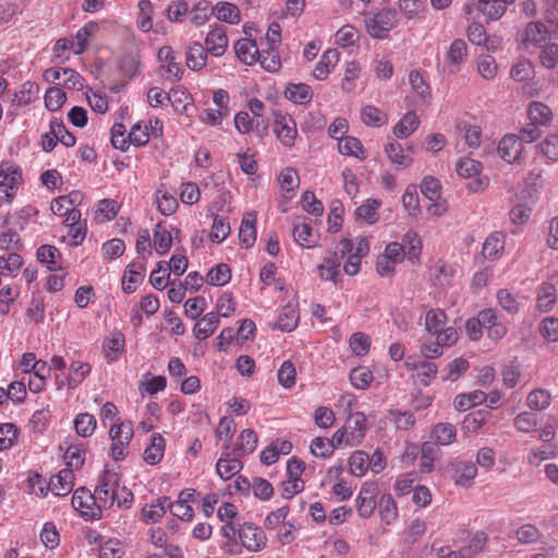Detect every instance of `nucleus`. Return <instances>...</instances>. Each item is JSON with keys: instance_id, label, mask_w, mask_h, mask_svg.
I'll use <instances>...</instances> for the list:
<instances>
[{"instance_id": "4c0bfd02", "label": "nucleus", "mask_w": 558, "mask_h": 558, "mask_svg": "<svg viewBox=\"0 0 558 558\" xmlns=\"http://www.w3.org/2000/svg\"><path fill=\"white\" fill-rule=\"evenodd\" d=\"M432 437L439 445H450L456 439V427L450 423H439L434 427Z\"/></svg>"}, {"instance_id": "338daca9", "label": "nucleus", "mask_w": 558, "mask_h": 558, "mask_svg": "<svg viewBox=\"0 0 558 558\" xmlns=\"http://www.w3.org/2000/svg\"><path fill=\"white\" fill-rule=\"evenodd\" d=\"M539 60L547 69H554L558 63V44H548L542 46Z\"/></svg>"}, {"instance_id": "f3484780", "label": "nucleus", "mask_w": 558, "mask_h": 558, "mask_svg": "<svg viewBox=\"0 0 558 558\" xmlns=\"http://www.w3.org/2000/svg\"><path fill=\"white\" fill-rule=\"evenodd\" d=\"M170 506L169 497H160L156 499L151 505L145 506L142 509V517L145 523L158 522L166 513Z\"/></svg>"}, {"instance_id": "412c9836", "label": "nucleus", "mask_w": 558, "mask_h": 558, "mask_svg": "<svg viewBox=\"0 0 558 558\" xmlns=\"http://www.w3.org/2000/svg\"><path fill=\"white\" fill-rule=\"evenodd\" d=\"M207 52L201 43H192L186 51V65L193 71L203 69L206 65Z\"/></svg>"}, {"instance_id": "cd10ccee", "label": "nucleus", "mask_w": 558, "mask_h": 558, "mask_svg": "<svg viewBox=\"0 0 558 558\" xmlns=\"http://www.w3.org/2000/svg\"><path fill=\"white\" fill-rule=\"evenodd\" d=\"M144 267L142 265L136 266L130 264L128 270L123 276V290L125 293L131 294L136 290V286L144 279Z\"/></svg>"}, {"instance_id": "72a5a7b5", "label": "nucleus", "mask_w": 558, "mask_h": 558, "mask_svg": "<svg viewBox=\"0 0 558 558\" xmlns=\"http://www.w3.org/2000/svg\"><path fill=\"white\" fill-rule=\"evenodd\" d=\"M385 151L389 160L400 168H407L412 163V158L403 154L402 146L397 142L386 145Z\"/></svg>"}, {"instance_id": "bf43d9fd", "label": "nucleus", "mask_w": 558, "mask_h": 558, "mask_svg": "<svg viewBox=\"0 0 558 558\" xmlns=\"http://www.w3.org/2000/svg\"><path fill=\"white\" fill-rule=\"evenodd\" d=\"M296 371L291 361H284L278 371V383L283 388H291L295 383Z\"/></svg>"}, {"instance_id": "f8f14e48", "label": "nucleus", "mask_w": 558, "mask_h": 558, "mask_svg": "<svg viewBox=\"0 0 558 558\" xmlns=\"http://www.w3.org/2000/svg\"><path fill=\"white\" fill-rule=\"evenodd\" d=\"M74 474L71 469L61 470L57 475L50 478L48 489L57 496H65L73 488Z\"/></svg>"}, {"instance_id": "49530a36", "label": "nucleus", "mask_w": 558, "mask_h": 558, "mask_svg": "<svg viewBox=\"0 0 558 558\" xmlns=\"http://www.w3.org/2000/svg\"><path fill=\"white\" fill-rule=\"evenodd\" d=\"M403 246L404 251L407 250L408 258L412 262H415L418 259V255L422 250V242L421 239L417 236V234L413 231H408L403 235Z\"/></svg>"}, {"instance_id": "13d9d810", "label": "nucleus", "mask_w": 558, "mask_h": 558, "mask_svg": "<svg viewBox=\"0 0 558 558\" xmlns=\"http://www.w3.org/2000/svg\"><path fill=\"white\" fill-rule=\"evenodd\" d=\"M550 403V393L545 389H535L527 396V405L533 410L546 409Z\"/></svg>"}, {"instance_id": "4be33fe9", "label": "nucleus", "mask_w": 558, "mask_h": 558, "mask_svg": "<svg viewBox=\"0 0 558 558\" xmlns=\"http://www.w3.org/2000/svg\"><path fill=\"white\" fill-rule=\"evenodd\" d=\"M219 317L215 313H207L201 320H198L194 328V336L204 340L210 337L219 325Z\"/></svg>"}, {"instance_id": "603ef678", "label": "nucleus", "mask_w": 558, "mask_h": 558, "mask_svg": "<svg viewBox=\"0 0 558 558\" xmlns=\"http://www.w3.org/2000/svg\"><path fill=\"white\" fill-rule=\"evenodd\" d=\"M66 100L65 93L58 87H50L45 95V106L50 111L59 110Z\"/></svg>"}, {"instance_id": "423d86ee", "label": "nucleus", "mask_w": 558, "mask_h": 558, "mask_svg": "<svg viewBox=\"0 0 558 558\" xmlns=\"http://www.w3.org/2000/svg\"><path fill=\"white\" fill-rule=\"evenodd\" d=\"M547 27L544 23L536 21L530 22L524 31L523 35V44L527 48L530 45L535 47L544 46L547 36L549 34H557L558 32H554L555 25L549 24Z\"/></svg>"}, {"instance_id": "20e7f679", "label": "nucleus", "mask_w": 558, "mask_h": 558, "mask_svg": "<svg viewBox=\"0 0 558 558\" xmlns=\"http://www.w3.org/2000/svg\"><path fill=\"white\" fill-rule=\"evenodd\" d=\"M274 132L283 145L288 147L294 145L298 130L296 123L291 116L275 113Z\"/></svg>"}, {"instance_id": "6e6552de", "label": "nucleus", "mask_w": 558, "mask_h": 558, "mask_svg": "<svg viewBox=\"0 0 558 558\" xmlns=\"http://www.w3.org/2000/svg\"><path fill=\"white\" fill-rule=\"evenodd\" d=\"M476 8L488 21L499 20L506 12L507 7L502 0H477L476 3L466 4L464 10L468 14Z\"/></svg>"}, {"instance_id": "dca6fc26", "label": "nucleus", "mask_w": 558, "mask_h": 558, "mask_svg": "<svg viewBox=\"0 0 558 558\" xmlns=\"http://www.w3.org/2000/svg\"><path fill=\"white\" fill-rule=\"evenodd\" d=\"M234 50L238 58L246 64H253L257 61L259 49L256 43L248 38H241L234 44Z\"/></svg>"}, {"instance_id": "ea45409f", "label": "nucleus", "mask_w": 558, "mask_h": 558, "mask_svg": "<svg viewBox=\"0 0 558 558\" xmlns=\"http://www.w3.org/2000/svg\"><path fill=\"white\" fill-rule=\"evenodd\" d=\"M468 54V46L463 39H456L450 45V48L447 52V59L451 65L459 68V65L464 62Z\"/></svg>"}, {"instance_id": "9d476101", "label": "nucleus", "mask_w": 558, "mask_h": 558, "mask_svg": "<svg viewBox=\"0 0 558 558\" xmlns=\"http://www.w3.org/2000/svg\"><path fill=\"white\" fill-rule=\"evenodd\" d=\"M523 149V145L517 135H505L497 147V151L501 159L507 162H513L519 159Z\"/></svg>"}, {"instance_id": "a878e982", "label": "nucleus", "mask_w": 558, "mask_h": 558, "mask_svg": "<svg viewBox=\"0 0 558 558\" xmlns=\"http://www.w3.org/2000/svg\"><path fill=\"white\" fill-rule=\"evenodd\" d=\"M37 259L47 266L51 271L60 269L59 259L61 254L59 250L52 245L44 244L37 250Z\"/></svg>"}, {"instance_id": "2f4dec72", "label": "nucleus", "mask_w": 558, "mask_h": 558, "mask_svg": "<svg viewBox=\"0 0 558 558\" xmlns=\"http://www.w3.org/2000/svg\"><path fill=\"white\" fill-rule=\"evenodd\" d=\"M418 123L420 121L414 112H407L404 117L395 125L393 134L397 137H408L417 129Z\"/></svg>"}, {"instance_id": "a19ab883", "label": "nucleus", "mask_w": 558, "mask_h": 558, "mask_svg": "<svg viewBox=\"0 0 558 558\" xmlns=\"http://www.w3.org/2000/svg\"><path fill=\"white\" fill-rule=\"evenodd\" d=\"M388 417L400 430H408L415 424L414 414L410 411L389 410Z\"/></svg>"}, {"instance_id": "09e8293b", "label": "nucleus", "mask_w": 558, "mask_h": 558, "mask_svg": "<svg viewBox=\"0 0 558 558\" xmlns=\"http://www.w3.org/2000/svg\"><path fill=\"white\" fill-rule=\"evenodd\" d=\"M379 513L381 520L385 521L387 524L396 520L398 515V509L396 501L393 500L391 495H383L381 498L379 499Z\"/></svg>"}, {"instance_id": "0e129e2a", "label": "nucleus", "mask_w": 558, "mask_h": 558, "mask_svg": "<svg viewBox=\"0 0 558 558\" xmlns=\"http://www.w3.org/2000/svg\"><path fill=\"white\" fill-rule=\"evenodd\" d=\"M541 535L539 530L533 524H523L515 532L518 541L525 545L536 543Z\"/></svg>"}, {"instance_id": "774afa93", "label": "nucleus", "mask_w": 558, "mask_h": 558, "mask_svg": "<svg viewBox=\"0 0 558 558\" xmlns=\"http://www.w3.org/2000/svg\"><path fill=\"white\" fill-rule=\"evenodd\" d=\"M541 335L553 342L558 341V318L546 317L541 323Z\"/></svg>"}, {"instance_id": "680f3d73", "label": "nucleus", "mask_w": 558, "mask_h": 558, "mask_svg": "<svg viewBox=\"0 0 558 558\" xmlns=\"http://www.w3.org/2000/svg\"><path fill=\"white\" fill-rule=\"evenodd\" d=\"M126 128L122 123H114L111 128V143L114 148L125 151L129 148V138L125 136Z\"/></svg>"}, {"instance_id": "aec40b11", "label": "nucleus", "mask_w": 558, "mask_h": 558, "mask_svg": "<svg viewBox=\"0 0 558 558\" xmlns=\"http://www.w3.org/2000/svg\"><path fill=\"white\" fill-rule=\"evenodd\" d=\"M165 446V438L160 434H153L150 446L147 447L143 453L144 461L150 465L159 463L163 457Z\"/></svg>"}, {"instance_id": "3c124183", "label": "nucleus", "mask_w": 558, "mask_h": 558, "mask_svg": "<svg viewBox=\"0 0 558 558\" xmlns=\"http://www.w3.org/2000/svg\"><path fill=\"white\" fill-rule=\"evenodd\" d=\"M457 172L462 178H473L478 175L482 170V165L472 158H461L456 165Z\"/></svg>"}, {"instance_id": "e2e57ef3", "label": "nucleus", "mask_w": 558, "mask_h": 558, "mask_svg": "<svg viewBox=\"0 0 558 558\" xmlns=\"http://www.w3.org/2000/svg\"><path fill=\"white\" fill-rule=\"evenodd\" d=\"M542 154L549 160H558V133L548 134L539 144Z\"/></svg>"}, {"instance_id": "4468645a", "label": "nucleus", "mask_w": 558, "mask_h": 558, "mask_svg": "<svg viewBox=\"0 0 558 558\" xmlns=\"http://www.w3.org/2000/svg\"><path fill=\"white\" fill-rule=\"evenodd\" d=\"M256 220L257 216L254 211L247 213L242 219L239 238L245 248L253 246L256 241Z\"/></svg>"}, {"instance_id": "de8ad7c7", "label": "nucleus", "mask_w": 558, "mask_h": 558, "mask_svg": "<svg viewBox=\"0 0 558 558\" xmlns=\"http://www.w3.org/2000/svg\"><path fill=\"white\" fill-rule=\"evenodd\" d=\"M373 378V373L365 366L355 367L350 372V381L356 389H366Z\"/></svg>"}, {"instance_id": "79ce46f5", "label": "nucleus", "mask_w": 558, "mask_h": 558, "mask_svg": "<svg viewBox=\"0 0 558 558\" xmlns=\"http://www.w3.org/2000/svg\"><path fill=\"white\" fill-rule=\"evenodd\" d=\"M74 428L82 437H89L96 428V418L89 413H80L74 421Z\"/></svg>"}, {"instance_id": "9b49d317", "label": "nucleus", "mask_w": 558, "mask_h": 558, "mask_svg": "<svg viewBox=\"0 0 558 558\" xmlns=\"http://www.w3.org/2000/svg\"><path fill=\"white\" fill-rule=\"evenodd\" d=\"M207 51L215 56H222L228 47V37L226 28L222 26H215L205 38Z\"/></svg>"}, {"instance_id": "39448f33", "label": "nucleus", "mask_w": 558, "mask_h": 558, "mask_svg": "<svg viewBox=\"0 0 558 558\" xmlns=\"http://www.w3.org/2000/svg\"><path fill=\"white\" fill-rule=\"evenodd\" d=\"M242 545L250 551H258L266 546L265 533L252 523H244L238 530Z\"/></svg>"}, {"instance_id": "5701e85b", "label": "nucleus", "mask_w": 558, "mask_h": 558, "mask_svg": "<svg viewBox=\"0 0 558 558\" xmlns=\"http://www.w3.org/2000/svg\"><path fill=\"white\" fill-rule=\"evenodd\" d=\"M531 122L543 126L547 125L553 119V112L548 106L541 101H532L527 109Z\"/></svg>"}, {"instance_id": "052dcab7", "label": "nucleus", "mask_w": 558, "mask_h": 558, "mask_svg": "<svg viewBox=\"0 0 558 558\" xmlns=\"http://www.w3.org/2000/svg\"><path fill=\"white\" fill-rule=\"evenodd\" d=\"M497 301L501 308L508 312L509 314H517L520 310V304L517 298L507 289H501L498 291Z\"/></svg>"}, {"instance_id": "37998d69", "label": "nucleus", "mask_w": 558, "mask_h": 558, "mask_svg": "<svg viewBox=\"0 0 558 558\" xmlns=\"http://www.w3.org/2000/svg\"><path fill=\"white\" fill-rule=\"evenodd\" d=\"M210 15H213L210 1L201 0L191 11V21L194 25L202 26L208 21Z\"/></svg>"}, {"instance_id": "0eeeda50", "label": "nucleus", "mask_w": 558, "mask_h": 558, "mask_svg": "<svg viewBox=\"0 0 558 558\" xmlns=\"http://www.w3.org/2000/svg\"><path fill=\"white\" fill-rule=\"evenodd\" d=\"M367 418L364 413L355 412L349 415L344 429H348L347 444L357 446L362 442L366 432Z\"/></svg>"}, {"instance_id": "7c9ffc66", "label": "nucleus", "mask_w": 558, "mask_h": 558, "mask_svg": "<svg viewBox=\"0 0 558 558\" xmlns=\"http://www.w3.org/2000/svg\"><path fill=\"white\" fill-rule=\"evenodd\" d=\"M92 367L88 363L75 361L70 365V375L66 378V386L70 389L80 385L85 377L90 373Z\"/></svg>"}, {"instance_id": "c03bdc74", "label": "nucleus", "mask_w": 558, "mask_h": 558, "mask_svg": "<svg viewBox=\"0 0 558 558\" xmlns=\"http://www.w3.org/2000/svg\"><path fill=\"white\" fill-rule=\"evenodd\" d=\"M350 471L355 476H362L369 468V456L364 451H355L351 454Z\"/></svg>"}, {"instance_id": "a18cd8bd", "label": "nucleus", "mask_w": 558, "mask_h": 558, "mask_svg": "<svg viewBox=\"0 0 558 558\" xmlns=\"http://www.w3.org/2000/svg\"><path fill=\"white\" fill-rule=\"evenodd\" d=\"M23 266V258L16 252L10 253L8 256H0V274L14 276Z\"/></svg>"}, {"instance_id": "c9c22d12", "label": "nucleus", "mask_w": 558, "mask_h": 558, "mask_svg": "<svg viewBox=\"0 0 558 558\" xmlns=\"http://www.w3.org/2000/svg\"><path fill=\"white\" fill-rule=\"evenodd\" d=\"M299 323V313L293 306H286L279 315L276 327L282 331L293 330Z\"/></svg>"}, {"instance_id": "4d7b16f0", "label": "nucleus", "mask_w": 558, "mask_h": 558, "mask_svg": "<svg viewBox=\"0 0 558 558\" xmlns=\"http://www.w3.org/2000/svg\"><path fill=\"white\" fill-rule=\"evenodd\" d=\"M312 227L307 222L295 223L293 227V238L301 246L313 247L314 243L311 241Z\"/></svg>"}, {"instance_id": "393cba45", "label": "nucleus", "mask_w": 558, "mask_h": 558, "mask_svg": "<svg viewBox=\"0 0 558 558\" xmlns=\"http://www.w3.org/2000/svg\"><path fill=\"white\" fill-rule=\"evenodd\" d=\"M505 247V235L501 232H493L483 244V255L488 259H496Z\"/></svg>"}, {"instance_id": "a211bd4d", "label": "nucleus", "mask_w": 558, "mask_h": 558, "mask_svg": "<svg viewBox=\"0 0 558 558\" xmlns=\"http://www.w3.org/2000/svg\"><path fill=\"white\" fill-rule=\"evenodd\" d=\"M338 60L339 53L336 49L326 50L313 71L314 77L319 81L326 80L330 73V68H333Z\"/></svg>"}, {"instance_id": "ddd939ff", "label": "nucleus", "mask_w": 558, "mask_h": 558, "mask_svg": "<svg viewBox=\"0 0 558 558\" xmlns=\"http://www.w3.org/2000/svg\"><path fill=\"white\" fill-rule=\"evenodd\" d=\"M451 470L452 478L460 486H470L477 473L476 465L470 461H456L451 464Z\"/></svg>"}, {"instance_id": "7ed1b4c3", "label": "nucleus", "mask_w": 558, "mask_h": 558, "mask_svg": "<svg viewBox=\"0 0 558 558\" xmlns=\"http://www.w3.org/2000/svg\"><path fill=\"white\" fill-rule=\"evenodd\" d=\"M396 24L397 12L393 10H381L366 22L368 33L376 38H383Z\"/></svg>"}, {"instance_id": "58836bf2", "label": "nucleus", "mask_w": 558, "mask_h": 558, "mask_svg": "<svg viewBox=\"0 0 558 558\" xmlns=\"http://www.w3.org/2000/svg\"><path fill=\"white\" fill-rule=\"evenodd\" d=\"M231 279V269L227 264H218L216 267L211 268L207 276L206 280L211 286H223L228 283Z\"/></svg>"}, {"instance_id": "f03ea898", "label": "nucleus", "mask_w": 558, "mask_h": 558, "mask_svg": "<svg viewBox=\"0 0 558 558\" xmlns=\"http://www.w3.org/2000/svg\"><path fill=\"white\" fill-rule=\"evenodd\" d=\"M21 181V170L9 162H2L0 165V199L4 198L10 203Z\"/></svg>"}, {"instance_id": "bb28decb", "label": "nucleus", "mask_w": 558, "mask_h": 558, "mask_svg": "<svg viewBox=\"0 0 558 558\" xmlns=\"http://www.w3.org/2000/svg\"><path fill=\"white\" fill-rule=\"evenodd\" d=\"M286 97L296 104H306L312 100L313 92L307 84H289L286 88Z\"/></svg>"}, {"instance_id": "f704fd0d", "label": "nucleus", "mask_w": 558, "mask_h": 558, "mask_svg": "<svg viewBox=\"0 0 558 558\" xmlns=\"http://www.w3.org/2000/svg\"><path fill=\"white\" fill-rule=\"evenodd\" d=\"M338 148L342 155L354 156L361 159L365 158L362 143L356 137L345 136L340 138Z\"/></svg>"}, {"instance_id": "c85d7f7f", "label": "nucleus", "mask_w": 558, "mask_h": 558, "mask_svg": "<svg viewBox=\"0 0 558 558\" xmlns=\"http://www.w3.org/2000/svg\"><path fill=\"white\" fill-rule=\"evenodd\" d=\"M407 366L410 369L417 371V377L423 386H427L430 383V380L436 377L438 372L437 365L433 362L427 361H422L413 364L408 362Z\"/></svg>"}, {"instance_id": "c756f323", "label": "nucleus", "mask_w": 558, "mask_h": 558, "mask_svg": "<svg viewBox=\"0 0 558 558\" xmlns=\"http://www.w3.org/2000/svg\"><path fill=\"white\" fill-rule=\"evenodd\" d=\"M153 242L155 250L159 255L166 254L171 248L172 235L166 228L162 227L161 222L156 225Z\"/></svg>"}, {"instance_id": "1a4fd4ad", "label": "nucleus", "mask_w": 558, "mask_h": 558, "mask_svg": "<svg viewBox=\"0 0 558 558\" xmlns=\"http://www.w3.org/2000/svg\"><path fill=\"white\" fill-rule=\"evenodd\" d=\"M241 457H234L232 451H229V446H225L222 457L216 463V472L222 480H229L239 473L243 464L240 460Z\"/></svg>"}, {"instance_id": "6ab92c4d", "label": "nucleus", "mask_w": 558, "mask_h": 558, "mask_svg": "<svg viewBox=\"0 0 558 558\" xmlns=\"http://www.w3.org/2000/svg\"><path fill=\"white\" fill-rule=\"evenodd\" d=\"M257 435L253 429H244L239 436V440L232 449L234 457H243L246 453H252L257 446Z\"/></svg>"}, {"instance_id": "69168bd1", "label": "nucleus", "mask_w": 558, "mask_h": 558, "mask_svg": "<svg viewBox=\"0 0 558 558\" xmlns=\"http://www.w3.org/2000/svg\"><path fill=\"white\" fill-rule=\"evenodd\" d=\"M402 204L404 209L410 215H417L420 211L418 194L414 185H409L402 196Z\"/></svg>"}, {"instance_id": "e433bc0d", "label": "nucleus", "mask_w": 558, "mask_h": 558, "mask_svg": "<svg viewBox=\"0 0 558 558\" xmlns=\"http://www.w3.org/2000/svg\"><path fill=\"white\" fill-rule=\"evenodd\" d=\"M23 247L22 240L16 228H3L0 233V248L4 251H20Z\"/></svg>"}, {"instance_id": "8fccbe9b", "label": "nucleus", "mask_w": 558, "mask_h": 558, "mask_svg": "<svg viewBox=\"0 0 558 558\" xmlns=\"http://www.w3.org/2000/svg\"><path fill=\"white\" fill-rule=\"evenodd\" d=\"M446 318L447 316L444 311L438 308L429 310L425 317V330L430 335H435L445 325Z\"/></svg>"}, {"instance_id": "f257e3e1", "label": "nucleus", "mask_w": 558, "mask_h": 558, "mask_svg": "<svg viewBox=\"0 0 558 558\" xmlns=\"http://www.w3.org/2000/svg\"><path fill=\"white\" fill-rule=\"evenodd\" d=\"M72 506L86 519H100L101 506L95 504V496L85 487L77 488L72 496Z\"/></svg>"}, {"instance_id": "6e6d98bb", "label": "nucleus", "mask_w": 558, "mask_h": 558, "mask_svg": "<svg viewBox=\"0 0 558 558\" xmlns=\"http://www.w3.org/2000/svg\"><path fill=\"white\" fill-rule=\"evenodd\" d=\"M230 233V225L226 218L216 216L211 226L209 238L211 241L220 243Z\"/></svg>"}, {"instance_id": "473e14b6", "label": "nucleus", "mask_w": 558, "mask_h": 558, "mask_svg": "<svg viewBox=\"0 0 558 558\" xmlns=\"http://www.w3.org/2000/svg\"><path fill=\"white\" fill-rule=\"evenodd\" d=\"M257 61L267 72H277L281 68L280 56L276 48L268 47L259 50Z\"/></svg>"}, {"instance_id": "5fc2aeb1", "label": "nucleus", "mask_w": 558, "mask_h": 558, "mask_svg": "<svg viewBox=\"0 0 558 558\" xmlns=\"http://www.w3.org/2000/svg\"><path fill=\"white\" fill-rule=\"evenodd\" d=\"M350 348L359 356H364L371 348V339L364 332H354L350 337Z\"/></svg>"}, {"instance_id": "b1692460", "label": "nucleus", "mask_w": 558, "mask_h": 558, "mask_svg": "<svg viewBox=\"0 0 558 558\" xmlns=\"http://www.w3.org/2000/svg\"><path fill=\"white\" fill-rule=\"evenodd\" d=\"M213 15H215L217 20L229 24H238L240 22V10L235 4L230 2H218L213 7Z\"/></svg>"}, {"instance_id": "864d4df0", "label": "nucleus", "mask_w": 558, "mask_h": 558, "mask_svg": "<svg viewBox=\"0 0 558 558\" xmlns=\"http://www.w3.org/2000/svg\"><path fill=\"white\" fill-rule=\"evenodd\" d=\"M361 118L367 125L379 126L387 122V117L378 108L366 106L362 109Z\"/></svg>"}, {"instance_id": "2eb2a0df", "label": "nucleus", "mask_w": 558, "mask_h": 558, "mask_svg": "<svg viewBox=\"0 0 558 558\" xmlns=\"http://www.w3.org/2000/svg\"><path fill=\"white\" fill-rule=\"evenodd\" d=\"M158 58L160 61L167 62V65H162L169 75H172L177 81L182 77L183 68L177 62V53L170 46H163L158 51Z\"/></svg>"}]
</instances>
